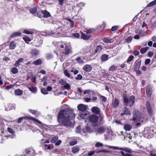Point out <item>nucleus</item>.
<instances>
[{
  "instance_id": "obj_1",
  "label": "nucleus",
  "mask_w": 156,
  "mask_h": 156,
  "mask_svg": "<svg viewBox=\"0 0 156 156\" xmlns=\"http://www.w3.org/2000/svg\"><path fill=\"white\" fill-rule=\"evenodd\" d=\"M75 116V114L69 109H62L58 116V122L61 126L68 127L71 124L70 119L74 118Z\"/></svg>"
},
{
  "instance_id": "obj_2",
  "label": "nucleus",
  "mask_w": 156,
  "mask_h": 156,
  "mask_svg": "<svg viewBox=\"0 0 156 156\" xmlns=\"http://www.w3.org/2000/svg\"><path fill=\"white\" fill-rule=\"evenodd\" d=\"M146 107L147 110L148 114L150 116L152 115L153 113V111L149 101H147Z\"/></svg>"
},
{
  "instance_id": "obj_3",
  "label": "nucleus",
  "mask_w": 156,
  "mask_h": 156,
  "mask_svg": "<svg viewBox=\"0 0 156 156\" xmlns=\"http://www.w3.org/2000/svg\"><path fill=\"white\" fill-rule=\"evenodd\" d=\"M90 122L92 123H96L98 120V117L95 115H91L89 118Z\"/></svg>"
},
{
  "instance_id": "obj_4",
  "label": "nucleus",
  "mask_w": 156,
  "mask_h": 156,
  "mask_svg": "<svg viewBox=\"0 0 156 156\" xmlns=\"http://www.w3.org/2000/svg\"><path fill=\"white\" fill-rule=\"evenodd\" d=\"M77 108L78 110L82 112H86V111L87 110V108L86 105L83 104H80L78 105Z\"/></svg>"
},
{
  "instance_id": "obj_5",
  "label": "nucleus",
  "mask_w": 156,
  "mask_h": 156,
  "mask_svg": "<svg viewBox=\"0 0 156 156\" xmlns=\"http://www.w3.org/2000/svg\"><path fill=\"white\" fill-rule=\"evenodd\" d=\"M35 151L32 149L29 148L26 150L25 153L28 156H34Z\"/></svg>"
},
{
  "instance_id": "obj_6",
  "label": "nucleus",
  "mask_w": 156,
  "mask_h": 156,
  "mask_svg": "<svg viewBox=\"0 0 156 156\" xmlns=\"http://www.w3.org/2000/svg\"><path fill=\"white\" fill-rule=\"evenodd\" d=\"M106 130V128L104 127H100L96 129V133L97 134H101L104 133Z\"/></svg>"
},
{
  "instance_id": "obj_7",
  "label": "nucleus",
  "mask_w": 156,
  "mask_h": 156,
  "mask_svg": "<svg viewBox=\"0 0 156 156\" xmlns=\"http://www.w3.org/2000/svg\"><path fill=\"white\" fill-rule=\"evenodd\" d=\"M119 101L118 99L116 98L113 99L112 105L114 108H117L119 105Z\"/></svg>"
},
{
  "instance_id": "obj_8",
  "label": "nucleus",
  "mask_w": 156,
  "mask_h": 156,
  "mask_svg": "<svg viewBox=\"0 0 156 156\" xmlns=\"http://www.w3.org/2000/svg\"><path fill=\"white\" fill-rule=\"evenodd\" d=\"M80 116L82 119H86L88 117V113L87 112H81L80 114Z\"/></svg>"
},
{
  "instance_id": "obj_9",
  "label": "nucleus",
  "mask_w": 156,
  "mask_h": 156,
  "mask_svg": "<svg viewBox=\"0 0 156 156\" xmlns=\"http://www.w3.org/2000/svg\"><path fill=\"white\" fill-rule=\"evenodd\" d=\"M92 112L96 114H99L100 112V110L99 108L97 107H93L91 109Z\"/></svg>"
},
{
  "instance_id": "obj_10",
  "label": "nucleus",
  "mask_w": 156,
  "mask_h": 156,
  "mask_svg": "<svg viewBox=\"0 0 156 156\" xmlns=\"http://www.w3.org/2000/svg\"><path fill=\"white\" fill-rule=\"evenodd\" d=\"M141 63V61L140 60H137L135 63L134 66V70H137L139 69Z\"/></svg>"
},
{
  "instance_id": "obj_11",
  "label": "nucleus",
  "mask_w": 156,
  "mask_h": 156,
  "mask_svg": "<svg viewBox=\"0 0 156 156\" xmlns=\"http://www.w3.org/2000/svg\"><path fill=\"white\" fill-rule=\"evenodd\" d=\"M152 90L151 87L149 85L147 86L146 90V93L148 97L151 96L152 94Z\"/></svg>"
},
{
  "instance_id": "obj_12",
  "label": "nucleus",
  "mask_w": 156,
  "mask_h": 156,
  "mask_svg": "<svg viewBox=\"0 0 156 156\" xmlns=\"http://www.w3.org/2000/svg\"><path fill=\"white\" fill-rule=\"evenodd\" d=\"M83 69L84 71L89 72L91 70L92 67L90 65H86L84 66Z\"/></svg>"
},
{
  "instance_id": "obj_13",
  "label": "nucleus",
  "mask_w": 156,
  "mask_h": 156,
  "mask_svg": "<svg viewBox=\"0 0 156 156\" xmlns=\"http://www.w3.org/2000/svg\"><path fill=\"white\" fill-rule=\"evenodd\" d=\"M130 107H132L133 105L135 103V97L133 95H132L130 97Z\"/></svg>"
},
{
  "instance_id": "obj_14",
  "label": "nucleus",
  "mask_w": 156,
  "mask_h": 156,
  "mask_svg": "<svg viewBox=\"0 0 156 156\" xmlns=\"http://www.w3.org/2000/svg\"><path fill=\"white\" fill-rule=\"evenodd\" d=\"M130 114V112L129 110V108L126 107H125L124 108L123 112L121 113V115H129Z\"/></svg>"
},
{
  "instance_id": "obj_15",
  "label": "nucleus",
  "mask_w": 156,
  "mask_h": 156,
  "mask_svg": "<svg viewBox=\"0 0 156 156\" xmlns=\"http://www.w3.org/2000/svg\"><path fill=\"white\" fill-rule=\"evenodd\" d=\"M39 54V51L36 49H34L31 52V54L33 57H35Z\"/></svg>"
},
{
  "instance_id": "obj_16",
  "label": "nucleus",
  "mask_w": 156,
  "mask_h": 156,
  "mask_svg": "<svg viewBox=\"0 0 156 156\" xmlns=\"http://www.w3.org/2000/svg\"><path fill=\"white\" fill-rule=\"evenodd\" d=\"M44 17H48L51 16L50 13L46 10H43L41 12Z\"/></svg>"
},
{
  "instance_id": "obj_17",
  "label": "nucleus",
  "mask_w": 156,
  "mask_h": 156,
  "mask_svg": "<svg viewBox=\"0 0 156 156\" xmlns=\"http://www.w3.org/2000/svg\"><path fill=\"white\" fill-rule=\"evenodd\" d=\"M9 46L10 49H14L16 47V43L14 41H12L10 43Z\"/></svg>"
},
{
  "instance_id": "obj_18",
  "label": "nucleus",
  "mask_w": 156,
  "mask_h": 156,
  "mask_svg": "<svg viewBox=\"0 0 156 156\" xmlns=\"http://www.w3.org/2000/svg\"><path fill=\"white\" fill-rule=\"evenodd\" d=\"M29 89L33 93H36L37 92V89L36 87L33 86H30L28 87Z\"/></svg>"
},
{
  "instance_id": "obj_19",
  "label": "nucleus",
  "mask_w": 156,
  "mask_h": 156,
  "mask_svg": "<svg viewBox=\"0 0 156 156\" xmlns=\"http://www.w3.org/2000/svg\"><path fill=\"white\" fill-rule=\"evenodd\" d=\"M21 33L19 32H16L13 33L10 36V38H12L15 37H18L20 36Z\"/></svg>"
},
{
  "instance_id": "obj_20",
  "label": "nucleus",
  "mask_w": 156,
  "mask_h": 156,
  "mask_svg": "<svg viewBox=\"0 0 156 156\" xmlns=\"http://www.w3.org/2000/svg\"><path fill=\"white\" fill-rule=\"evenodd\" d=\"M124 128L126 131H129L132 129V126L130 124H126L124 125Z\"/></svg>"
},
{
  "instance_id": "obj_21",
  "label": "nucleus",
  "mask_w": 156,
  "mask_h": 156,
  "mask_svg": "<svg viewBox=\"0 0 156 156\" xmlns=\"http://www.w3.org/2000/svg\"><path fill=\"white\" fill-rule=\"evenodd\" d=\"M15 93L16 96H21L23 94V91L20 89H17L15 90Z\"/></svg>"
},
{
  "instance_id": "obj_22",
  "label": "nucleus",
  "mask_w": 156,
  "mask_h": 156,
  "mask_svg": "<svg viewBox=\"0 0 156 156\" xmlns=\"http://www.w3.org/2000/svg\"><path fill=\"white\" fill-rule=\"evenodd\" d=\"M29 110L30 112L34 115L36 116H37L39 114V112L37 110L31 109H29Z\"/></svg>"
},
{
  "instance_id": "obj_23",
  "label": "nucleus",
  "mask_w": 156,
  "mask_h": 156,
  "mask_svg": "<svg viewBox=\"0 0 156 156\" xmlns=\"http://www.w3.org/2000/svg\"><path fill=\"white\" fill-rule=\"evenodd\" d=\"M58 45L59 47L62 49V50L64 49V47H65V46H67L66 44L64 42H59L58 43Z\"/></svg>"
},
{
  "instance_id": "obj_24",
  "label": "nucleus",
  "mask_w": 156,
  "mask_h": 156,
  "mask_svg": "<svg viewBox=\"0 0 156 156\" xmlns=\"http://www.w3.org/2000/svg\"><path fill=\"white\" fill-rule=\"evenodd\" d=\"M27 119H30L34 122H36L40 124H41V122L38 120L35 119L34 118L30 117H27Z\"/></svg>"
},
{
  "instance_id": "obj_25",
  "label": "nucleus",
  "mask_w": 156,
  "mask_h": 156,
  "mask_svg": "<svg viewBox=\"0 0 156 156\" xmlns=\"http://www.w3.org/2000/svg\"><path fill=\"white\" fill-rule=\"evenodd\" d=\"M113 40L112 39H110L107 37L104 38L103 39V41L105 42L106 43H112L113 42Z\"/></svg>"
},
{
  "instance_id": "obj_26",
  "label": "nucleus",
  "mask_w": 156,
  "mask_h": 156,
  "mask_svg": "<svg viewBox=\"0 0 156 156\" xmlns=\"http://www.w3.org/2000/svg\"><path fill=\"white\" fill-rule=\"evenodd\" d=\"M23 39L26 43L29 44V42L31 41V39L27 36H25L23 37Z\"/></svg>"
},
{
  "instance_id": "obj_27",
  "label": "nucleus",
  "mask_w": 156,
  "mask_h": 156,
  "mask_svg": "<svg viewBox=\"0 0 156 156\" xmlns=\"http://www.w3.org/2000/svg\"><path fill=\"white\" fill-rule=\"evenodd\" d=\"M58 136H55L51 138L50 140V142L51 143H55L58 140Z\"/></svg>"
},
{
  "instance_id": "obj_28",
  "label": "nucleus",
  "mask_w": 156,
  "mask_h": 156,
  "mask_svg": "<svg viewBox=\"0 0 156 156\" xmlns=\"http://www.w3.org/2000/svg\"><path fill=\"white\" fill-rule=\"evenodd\" d=\"M23 58H21L18 59V60L16 62L14 66H18L20 65V62H23Z\"/></svg>"
},
{
  "instance_id": "obj_29",
  "label": "nucleus",
  "mask_w": 156,
  "mask_h": 156,
  "mask_svg": "<svg viewBox=\"0 0 156 156\" xmlns=\"http://www.w3.org/2000/svg\"><path fill=\"white\" fill-rule=\"evenodd\" d=\"M42 62L41 60L40 59H38L36 60L35 62H33V64L35 65H38L41 64Z\"/></svg>"
},
{
  "instance_id": "obj_30",
  "label": "nucleus",
  "mask_w": 156,
  "mask_h": 156,
  "mask_svg": "<svg viewBox=\"0 0 156 156\" xmlns=\"http://www.w3.org/2000/svg\"><path fill=\"white\" fill-rule=\"evenodd\" d=\"M81 37L84 40H88L90 36H89L83 33H82Z\"/></svg>"
},
{
  "instance_id": "obj_31",
  "label": "nucleus",
  "mask_w": 156,
  "mask_h": 156,
  "mask_svg": "<svg viewBox=\"0 0 156 156\" xmlns=\"http://www.w3.org/2000/svg\"><path fill=\"white\" fill-rule=\"evenodd\" d=\"M149 48L148 47L143 48L140 50V52L142 54H144L146 52Z\"/></svg>"
},
{
  "instance_id": "obj_32",
  "label": "nucleus",
  "mask_w": 156,
  "mask_h": 156,
  "mask_svg": "<svg viewBox=\"0 0 156 156\" xmlns=\"http://www.w3.org/2000/svg\"><path fill=\"white\" fill-rule=\"evenodd\" d=\"M79 149L78 146H75L73 147L72 149V151L73 153H75L79 151Z\"/></svg>"
},
{
  "instance_id": "obj_33",
  "label": "nucleus",
  "mask_w": 156,
  "mask_h": 156,
  "mask_svg": "<svg viewBox=\"0 0 156 156\" xmlns=\"http://www.w3.org/2000/svg\"><path fill=\"white\" fill-rule=\"evenodd\" d=\"M102 49V46L101 45H98L97 46L96 49L95 50V53L98 52H99Z\"/></svg>"
},
{
  "instance_id": "obj_34",
  "label": "nucleus",
  "mask_w": 156,
  "mask_h": 156,
  "mask_svg": "<svg viewBox=\"0 0 156 156\" xmlns=\"http://www.w3.org/2000/svg\"><path fill=\"white\" fill-rule=\"evenodd\" d=\"M70 52V49L68 48L67 46H65V51L63 52L66 55L69 54Z\"/></svg>"
},
{
  "instance_id": "obj_35",
  "label": "nucleus",
  "mask_w": 156,
  "mask_h": 156,
  "mask_svg": "<svg viewBox=\"0 0 156 156\" xmlns=\"http://www.w3.org/2000/svg\"><path fill=\"white\" fill-rule=\"evenodd\" d=\"M101 59L102 61H105L108 59V55H104L101 56Z\"/></svg>"
},
{
  "instance_id": "obj_36",
  "label": "nucleus",
  "mask_w": 156,
  "mask_h": 156,
  "mask_svg": "<svg viewBox=\"0 0 156 156\" xmlns=\"http://www.w3.org/2000/svg\"><path fill=\"white\" fill-rule=\"evenodd\" d=\"M77 141L76 140L74 139L71 140L69 142V144L71 146H73L77 144Z\"/></svg>"
},
{
  "instance_id": "obj_37",
  "label": "nucleus",
  "mask_w": 156,
  "mask_h": 156,
  "mask_svg": "<svg viewBox=\"0 0 156 156\" xmlns=\"http://www.w3.org/2000/svg\"><path fill=\"white\" fill-rule=\"evenodd\" d=\"M23 33L27 34H34L33 32L27 30H24L23 31Z\"/></svg>"
},
{
  "instance_id": "obj_38",
  "label": "nucleus",
  "mask_w": 156,
  "mask_h": 156,
  "mask_svg": "<svg viewBox=\"0 0 156 156\" xmlns=\"http://www.w3.org/2000/svg\"><path fill=\"white\" fill-rule=\"evenodd\" d=\"M41 92L43 94H46L48 93L47 90L44 88H42L41 89Z\"/></svg>"
},
{
  "instance_id": "obj_39",
  "label": "nucleus",
  "mask_w": 156,
  "mask_h": 156,
  "mask_svg": "<svg viewBox=\"0 0 156 156\" xmlns=\"http://www.w3.org/2000/svg\"><path fill=\"white\" fill-rule=\"evenodd\" d=\"M37 9L35 7H33L31 8L30 9V12L32 13H34L37 12Z\"/></svg>"
},
{
  "instance_id": "obj_40",
  "label": "nucleus",
  "mask_w": 156,
  "mask_h": 156,
  "mask_svg": "<svg viewBox=\"0 0 156 156\" xmlns=\"http://www.w3.org/2000/svg\"><path fill=\"white\" fill-rule=\"evenodd\" d=\"M59 83L61 85H64L66 83V81L63 79H61L59 81Z\"/></svg>"
},
{
  "instance_id": "obj_41",
  "label": "nucleus",
  "mask_w": 156,
  "mask_h": 156,
  "mask_svg": "<svg viewBox=\"0 0 156 156\" xmlns=\"http://www.w3.org/2000/svg\"><path fill=\"white\" fill-rule=\"evenodd\" d=\"M58 33H56V32H51L50 33H48L47 35H52L55 37H58Z\"/></svg>"
},
{
  "instance_id": "obj_42",
  "label": "nucleus",
  "mask_w": 156,
  "mask_h": 156,
  "mask_svg": "<svg viewBox=\"0 0 156 156\" xmlns=\"http://www.w3.org/2000/svg\"><path fill=\"white\" fill-rule=\"evenodd\" d=\"M134 58V56L133 55H130L129 57L128 58L126 62L127 63L131 61Z\"/></svg>"
},
{
  "instance_id": "obj_43",
  "label": "nucleus",
  "mask_w": 156,
  "mask_h": 156,
  "mask_svg": "<svg viewBox=\"0 0 156 156\" xmlns=\"http://www.w3.org/2000/svg\"><path fill=\"white\" fill-rule=\"evenodd\" d=\"M18 70L16 68H13L11 70V72L13 74H15L17 73Z\"/></svg>"
},
{
  "instance_id": "obj_44",
  "label": "nucleus",
  "mask_w": 156,
  "mask_h": 156,
  "mask_svg": "<svg viewBox=\"0 0 156 156\" xmlns=\"http://www.w3.org/2000/svg\"><path fill=\"white\" fill-rule=\"evenodd\" d=\"M117 68V67L114 65L112 66L109 69V70L113 71L115 70Z\"/></svg>"
},
{
  "instance_id": "obj_45",
  "label": "nucleus",
  "mask_w": 156,
  "mask_h": 156,
  "mask_svg": "<svg viewBox=\"0 0 156 156\" xmlns=\"http://www.w3.org/2000/svg\"><path fill=\"white\" fill-rule=\"evenodd\" d=\"M76 59L78 61V62L80 64H83L84 63L83 61L81 59L80 57L77 58Z\"/></svg>"
},
{
  "instance_id": "obj_46",
  "label": "nucleus",
  "mask_w": 156,
  "mask_h": 156,
  "mask_svg": "<svg viewBox=\"0 0 156 156\" xmlns=\"http://www.w3.org/2000/svg\"><path fill=\"white\" fill-rule=\"evenodd\" d=\"M132 39V37L130 36L128 37L126 39V42L127 43H129L131 41Z\"/></svg>"
},
{
  "instance_id": "obj_47",
  "label": "nucleus",
  "mask_w": 156,
  "mask_h": 156,
  "mask_svg": "<svg viewBox=\"0 0 156 156\" xmlns=\"http://www.w3.org/2000/svg\"><path fill=\"white\" fill-rule=\"evenodd\" d=\"M155 5H156L155 3V2L154 1L150 2L149 4H148L146 6V7H150L153 6Z\"/></svg>"
},
{
  "instance_id": "obj_48",
  "label": "nucleus",
  "mask_w": 156,
  "mask_h": 156,
  "mask_svg": "<svg viewBox=\"0 0 156 156\" xmlns=\"http://www.w3.org/2000/svg\"><path fill=\"white\" fill-rule=\"evenodd\" d=\"M64 73L65 75L66 76L68 77H70V75L69 74V72L67 70H65L64 72Z\"/></svg>"
},
{
  "instance_id": "obj_49",
  "label": "nucleus",
  "mask_w": 156,
  "mask_h": 156,
  "mask_svg": "<svg viewBox=\"0 0 156 156\" xmlns=\"http://www.w3.org/2000/svg\"><path fill=\"white\" fill-rule=\"evenodd\" d=\"M8 130L9 132L10 133L14 135L15 133V132L11 128H8Z\"/></svg>"
},
{
  "instance_id": "obj_50",
  "label": "nucleus",
  "mask_w": 156,
  "mask_h": 156,
  "mask_svg": "<svg viewBox=\"0 0 156 156\" xmlns=\"http://www.w3.org/2000/svg\"><path fill=\"white\" fill-rule=\"evenodd\" d=\"M63 87L68 90L70 89V85L69 84L66 83L64 85Z\"/></svg>"
},
{
  "instance_id": "obj_51",
  "label": "nucleus",
  "mask_w": 156,
  "mask_h": 156,
  "mask_svg": "<svg viewBox=\"0 0 156 156\" xmlns=\"http://www.w3.org/2000/svg\"><path fill=\"white\" fill-rule=\"evenodd\" d=\"M86 129L87 132L88 133H91L92 131V130L89 126H86Z\"/></svg>"
},
{
  "instance_id": "obj_52",
  "label": "nucleus",
  "mask_w": 156,
  "mask_h": 156,
  "mask_svg": "<svg viewBox=\"0 0 156 156\" xmlns=\"http://www.w3.org/2000/svg\"><path fill=\"white\" fill-rule=\"evenodd\" d=\"M52 145L51 144H45V147L46 150H50L51 148V146Z\"/></svg>"
},
{
  "instance_id": "obj_53",
  "label": "nucleus",
  "mask_w": 156,
  "mask_h": 156,
  "mask_svg": "<svg viewBox=\"0 0 156 156\" xmlns=\"http://www.w3.org/2000/svg\"><path fill=\"white\" fill-rule=\"evenodd\" d=\"M76 132L80 133L81 132V129L80 126H78L76 129Z\"/></svg>"
},
{
  "instance_id": "obj_54",
  "label": "nucleus",
  "mask_w": 156,
  "mask_h": 156,
  "mask_svg": "<svg viewBox=\"0 0 156 156\" xmlns=\"http://www.w3.org/2000/svg\"><path fill=\"white\" fill-rule=\"evenodd\" d=\"M123 101L126 104H127L129 102L128 98L126 97H124L123 98Z\"/></svg>"
},
{
  "instance_id": "obj_55",
  "label": "nucleus",
  "mask_w": 156,
  "mask_h": 156,
  "mask_svg": "<svg viewBox=\"0 0 156 156\" xmlns=\"http://www.w3.org/2000/svg\"><path fill=\"white\" fill-rule=\"evenodd\" d=\"M121 153L123 156H132V155L128 153L125 154L122 151H121Z\"/></svg>"
},
{
  "instance_id": "obj_56",
  "label": "nucleus",
  "mask_w": 156,
  "mask_h": 156,
  "mask_svg": "<svg viewBox=\"0 0 156 156\" xmlns=\"http://www.w3.org/2000/svg\"><path fill=\"white\" fill-rule=\"evenodd\" d=\"M45 79H42L41 80V81H44L43 83V85L44 86H45L48 83V82H47V81H45Z\"/></svg>"
},
{
  "instance_id": "obj_57",
  "label": "nucleus",
  "mask_w": 156,
  "mask_h": 156,
  "mask_svg": "<svg viewBox=\"0 0 156 156\" xmlns=\"http://www.w3.org/2000/svg\"><path fill=\"white\" fill-rule=\"evenodd\" d=\"M92 92V93H93V91L89 90H85L83 92L84 94H86L87 93H90Z\"/></svg>"
},
{
  "instance_id": "obj_58",
  "label": "nucleus",
  "mask_w": 156,
  "mask_h": 156,
  "mask_svg": "<svg viewBox=\"0 0 156 156\" xmlns=\"http://www.w3.org/2000/svg\"><path fill=\"white\" fill-rule=\"evenodd\" d=\"M139 52L138 51L136 50H134L133 52V54L135 56H137L139 55Z\"/></svg>"
},
{
  "instance_id": "obj_59",
  "label": "nucleus",
  "mask_w": 156,
  "mask_h": 156,
  "mask_svg": "<svg viewBox=\"0 0 156 156\" xmlns=\"http://www.w3.org/2000/svg\"><path fill=\"white\" fill-rule=\"evenodd\" d=\"M124 151L129 153H130L132 151V150L131 149L128 148H124Z\"/></svg>"
},
{
  "instance_id": "obj_60",
  "label": "nucleus",
  "mask_w": 156,
  "mask_h": 156,
  "mask_svg": "<svg viewBox=\"0 0 156 156\" xmlns=\"http://www.w3.org/2000/svg\"><path fill=\"white\" fill-rule=\"evenodd\" d=\"M62 142V141L60 140H59L57 141L55 143V144L56 146H58L60 145V144H61Z\"/></svg>"
},
{
  "instance_id": "obj_61",
  "label": "nucleus",
  "mask_w": 156,
  "mask_h": 156,
  "mask_svg": "<svg viewBox=\"0 0 156 156\" xmlns=\"http://www.w3.org/2000/svg\"><path fill=\"white\" fill-rule=\"evenodd\" d=\"M24 119V118L23 117H21L19 118L17 121V122L19 123H20L22 122V120Z\"/></svg>"
},
{
  "instance_id": "obj_62",
  "label": "nucleus",
  "mask_w": 156,
  "mask_h": 156,
  "mask_svg": "<svg viewBox=\"0 0 156 156\" xmlns=\"http://www.w3.org/2000/svg\"><path fill=\"white\" fill-rule=\"evenodd\" d=\"M71 71L72 72H73L74 74L75 75L76 74L78 73V71L77 70L74 69H72L71 70Z\"/></svg>"
},
{
  "instance_id": "obj_63",
  "label": "nucleus",
  "mask_w": 156,
  "mask_h": 156,
  "mask_svg": "<svg viewBox=\"0 0 156 156\" xmlns=\"http://www.w3.org/2000/svg\"><path fill=\"white\" fill-rule=\"evenodd\" d=\"M151 60L150 59H146L145 62V64L146 65H148L150 62Z\"/></svg>"
},
{
  "instance_id": "obj_64",
  "label": "nucleus",
  "mask_w": 156,
  "mask_h": 156,
  "mask_svg": "<svg viewBox=\"0 0 156 156\" xmlns=\"http://www.w3.org/2000/svg\"><path fill=\"white\" fill-rule=\"evenodd\" d=\"M103 144L100 143H97L95 144V146L97 147L102 146Z\"/></svg>"
}]
</instances>
